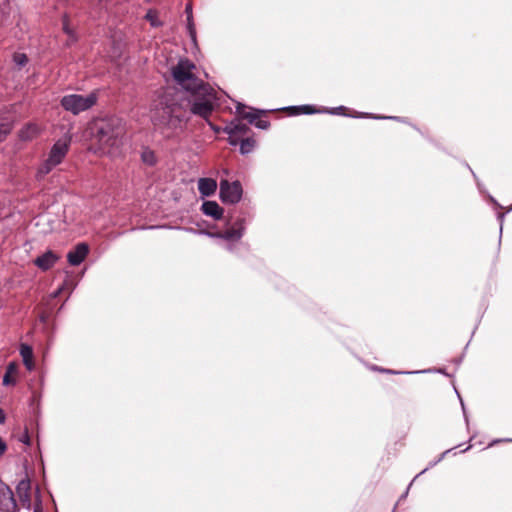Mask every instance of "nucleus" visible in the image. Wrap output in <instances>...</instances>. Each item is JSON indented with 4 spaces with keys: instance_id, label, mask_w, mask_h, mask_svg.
<instances>
[{
    "instance_id": "obj_1",
    "label": "nucleus",
    "mask_w": 512,
    "mask_h": 512,
    "mask_svg": "<svg viewBox=\"0 0 512 512\" xmlns=\"http://www.w3.org/2000/svg\"><path fill=\"white\" fill-rule=\"evenodd\" d=\"M195 69L189 60H180L172 68V76L182 89L164 88L151 104V122L165 138H173L185 129L189 113L208 121L214 110L215 91L196 77Z\"/></svg>"
},
{
    "instance_id": "obj_2",
    "label": "nucleus",
    "mask_w": 512,
    "mask_h": 512,
    "mask_svg": "<svg viewBox=\"0 0 512 512\" xmlns=\"http://www.w3.org/2000/svg\"><path fill=\"white\" fill-rule=\"evenodd\" d=\"M125 132L124 122L117 116L96 118L88 126L92 143L102 152H109L111 148L118 147Z\"/></svg>"
},
{
    "instance_id": "obj_3",
    "label": "nucleus",
    "mask_w": 512,
    "mask_h": 512,
    "mask_svg": "<svg viewBox=\"0 0 512 512\" xmlns=\"http://www.w3.org/2000/svg\"><path fill=\"white\" fill-rule=\"evenodd\" d=\"M97 103V95L90 93L88 95L69 94L62 97L60 104L64 110L78 115Z\"/></svg>"
},
{
    "instance_id": "obj_4",
    "label": "nucleus",
    "mask_w": 512,
    "mask_h": 512,
    "mask_svg": "<svg viewBox=\"0 0 512 512\" xmlns=\"http://www.w3.org/2000/svg\"><path fill=\"white\" fill-rule=\"evenodd\" d=\"M70 145V137L59 139L51 148L48 158L40 166L38 173L41 175L48 174L54 167L59 165L65 158Z\"/></svg>"
},
{
    "instance_id": "obj_5",
    "label": "nucleus",
    "mask_w": 512,
    "mask_h": 512,
    "mask_svg": "<svg viewBox=\"0 0 512 512\" xmlns=\"http://www.w3.org/2000/svg\"><path fill=\"white\" fill-rule=\"evenodd\" d=\"M242 197V186L239 181L230 183L228 180L220 182V199L224 203L235 204Z\"/></svg>"
},
{
    "instance_id": "obj_6",
    "label": "nucleus",
    "mask_w": 512,
    "mask_h": 512,
    "mask_svg": "<svg viewBox=\"0 0 512 512\" xmlns=\"http://www.w3.org/2000/svg\"><path fill=\"white\" fill-rule=\"evenodd\" d=\"M243 231H244V220L238 219L232 227L226 229L225 231L217 232L214 234V236L221 238V239L234 241V240H239L242 237Z\"/></svg>"
},
{
    "instance_id": "obj_7",
    "label": "nucleus",
    "mask_w": 512,
    "mask_h": 512,
    "mask_svg": "<svg viewBox=\"0 0 512 512\" xmlns=\"http://www.w3.org/2000/svg\"><path fill=\"white\" fill-rule=\"evenodd\" d=\"M89 252V247L85 243H79L73 250L67 254V260L70 265L77 266L81 264Z\"/></svg>"
},
{
    "instance_id": "obj_8",
    "label": "nucleus",
    "mask_w": 512,
    "mask_h": 512,
    "mask_svg": "<svg viewBox=\"0 0 512 512\" xmlns=\"http://www.w3.org/2000/svg\"><path fill=\"white\" fill-rule=\"evenodd\" d=\"M59 256L49 250L34 260V264L41 270L47 271L59 260Z\"/></svg>"
},
{
    "instance_id": "obj_9",
    "label": "nucleus",
    "mask_w": 512,
    "mask_h": 512,
    "mask_svg": "<svg viewBox=\"0 0 512 512\" xmlns=\"http://www.w3.org/2000/svg\"><path fill=\"white\" fill-rule=\"evenodd\" d=\"M30 488L29 480H21L16 487L19 501L21 502L22 506L27 509H29L31 506Z\"/></svg>"
},
{
    "instance_id": "obj_10",
    "label": "nucleus",
    "mask_w": 512,
    "mask_h": 512,
    "mask_svg": "<svg viewBox=\"0 0 512 512\" xmlns=\"http://www.w3.org/2000/svg\"><path fill=\"white\" fill-rule=\"evenodd\" d=\"M201 209L205 215L211 216L215 220H220L223 217L224 210L215 201H205Z\"/></svg>"
},
{
    "instance_id": "obj_11",
    "label": "nucleus",
    "mask_w": 512,
    "mask_h": 512,
    "mask_svg": "<svg viewBox=\"0 0 512 512\" xmlns=\"http://www.w3.org/2000/svg\"><path fill=\"white\" fill-rule=\"evenodd\" d=\"M250 131L248 125L242 123L241 121H232L225 128H223V132L226 134H234L238 136H244Z\"/></svg>"
},
{
    "instance_id": "obj_12",
    "label": "nucleus",
    "mask_w": 512,
    "mask_h": 512,
    "mask_svg": "<svg viewBox=\"0 0 512 512\" xmlns=\"http://www.w3.org/2000/svg\"><path fill=\"white\" fill-rule=\"evenodd\" d=\"M217 189V182L212 178H200L198 181V190L203 196H211Z\"/></svg>"
},
{
    "instance_id": "obj_13",
    "label": "nucleus",
    "mask_w": 512,
    "mask_h": 512,
    "mask_svg": "<svg viewBox=\"0 0 512 512\" xmlns=\"http://www.w3.org/2000/svg\"><path fill=\"white\" fill-rule=\"evenodd\" d=\"M18 375V364L16 362H10L6 367V372L3 376V385L14 386L17 381Z\"/></svg>"
},
{
    "instance_id": "obj_14",
    "label": "nucleus",
    "mask_w": 512,
    "mask_h": 512,
    "mask_svg": "<svg viewBox=\"0 0 512 512\" xmlns=\"http://www.w3.org/2000/svg\"><path fill=\"white\" fill-rule=\"evenodd\" d=\"M20 355L22 356L25 367L31 371L34 368L33 362V350L32 347L27 344L20 345Z\"/></svg>"
},
{
    "instance_id": "obj_15",
    "label": "nucleus",
    "mask_w": 512,
    "mask_h": 512,
    "mask_svg": "<svg viewBox=\"0 0 512 512\" xmlns=\"http://www.w3.org/2000/svg\"><path fill=\"white\" fill-rule=\"evenodd\" d=\"M236 114L240 119L248 120L251 124L258 118V111H248L247 107L241 104L236 107Z\"/></svg>"
},
{
    "instance_id": "obj_16",
    "label": "nucleus",
    "mask_w": 512,
    "mask_h": 512,
    "mask_svg": "<svg viewBox=\"0 0 512 512\" xmlns=\"http://www.w3.org/2000/svg\"><path fill=\"white\" fill-rule=\"evenodd\" d=\"M38 133V127L34 124H28L25 128L20 131V138L22 140H31Z\"/></svg>"
},
{
    "instance_id": "obj_17",
    "label": "nucleus",
    "mask_w": 512,
    "mask_h": 512,
    "mask_svg": "<svg viewBox=\"0 0 512 512\" xmlns=\"http://www.w3.org/2000/svg\"><path fill=\"white\" fill-rule=\"evenodd\" d=\"M256 141L251 137H246L240 141V152L242 154L250 153L255 147Z\"/></svg>"
},
{
    "instance_id": "obj_18",
    "label": "nucleus",
    "mask_w": 512,
    "mask_h": 512,
    "mask_svg": "<svg viewBox=\"0 0 512 512\" xmlns=\"http://www.w3.org/2000/svg\"><path fill=\"white\" fill-rule=\"evenodd\" d=\"M146 19L150 22L151 28L153 29H157L162 25V22L159 19V14L156 11H148L146 14Z\"/></svg>"
},
{
    "instance_id": "obj_19",
    "label": "nucleus",
    "mask_w": 512,
    "mask_h": 512,
    "mask_svg": "<svg viewBox=\"0 0 512 512\" xmlns=\"http://www.w3.org/2000/svg\"><path fill=\"white\" fill-rule=\"evenodd\" d=\"M290 110H292L294 114H312L316 111L311 105L294 106L291 107Z\"/></svg>"
},
{
    "instance_id": "obj_20",
    "label": "nucleus",
    "mask_w": 512,
    "mask_h": 512,
    "mask_svg": "<svg viewBox=\"0 0 512 512\" xmlns=\"http://www.w3.org/2000/svg\"><path fill=\"white\" fill-rule=\"evenodd\" d=\"M141 158L144 163L148 165H154L156 163V157L153 151L145 150L143 151Z\"/></svg>"
},
{
    "instance_id": "obj_21",
    "label": "nucleus",
    "mask_w": 512,
    "mask_h": 512,
    "mask_svg": "<svg viewBox=\"0 0 512 512\" xmlns=\"http://www.w3.org/2000/svg\"><path fill=\"white\" fill-rule=\"evenodd\" d=\"M16 501L14 499L13 493L11 490H8V498L7 503L4 504V509L7 512H13L16 509Z\"/></svg>"
},
{
    "instance_id": "obj_22",
    "label": "nucleus",
    "mask_w": 512,
    "mask_h": 512,
    "mask_svg": "<svg viewBox=\"0 0 512 512\" xmlns=\"http://www.w3.org/2000/svg\"><path fill=\"white\" fill-rule=\"evenodd\" d=\"M13 61L19 67H23V66H25L28 63V57L24 53H15L13 55Z\"/></svg>"
},
{
    "instance_id": "obj_23",
    "label": "nucleus",
    "mask_w": 512,
    "mask_h": 512,
    "mask_svg": "<svg viewBox=\"0 0 512 512\" xmlns=\"http://www.w3.org/2000/svg\"><path fill=\"white\" fill-rule=\"evenodd\" d=\"M12 126L10 123H1L0 124V141L4 140V138L11 132Z\"/></svg>"
},
{
    "instance_id": "obj_24",
    "label": "nucleus",
    "mask_w": 512,
    "mask_h": 512,
    "mask_svg": "<svg viewBox=\"0 0 512 512\" xmlns=\"http://www.w3.org/2000/svg\"><path fill=\"white\" fill-rule=\"evenodd\" d=\"M257 128L267 129L270 126V122L267 120H262L259 117L253 123Z\"/></svg>"
},
{
    "instance_id": "obj_25",
    "label": "nucleus",
    "mask_w": 512,
    "mask_h": 512,
    "mask_svg": "<svg viewBox=\"0 0 512 512\" xmlns=\"http://www.w3.org/2000/svg\"><path fill=\"white\" fill-rule=\"evenodd\" d=\"M228 135H229L228 141L231 145L236 146V145L240 144L242 136H238V135H234V134H228Z\"/></svg>"
},
{
    "instance_id": "obj_26",
    "label": "nucleus",
    "mask_w": 512,
    "mask_h": 512,
    "mask_svg": "<svg viewBox=\"0 0 512 512\" xmlns=\"http://www.w3.org/2000/svg\"><path fill=\"white\" fill-rule=\"evenodd\" d=\"M186 22H187V29L189 32H194L195 31V25H194V22H193V16L192 17H186Z\"/></svg>"
},
{
    "instance_id": "obj_27",
    "label": "nucleus",
    "mask_w": 512,
    "mask_h": 512,
    "mask_svg": "<svg viewBox=\"0 0 512 512\" xmlns=\"http://www.w3.org/2000/svg\"><path fill=\"white\" fill-rule=\"evenodd\" d=\"M19 440L27 445H30V436L27 430H25V432L23 433Z\"/></svg>"
},
{
    "instance_id": "obj_28",
    "label": "nucleus",
    "mask_w": 512,
    "mask_h": 512,
    "mask_svg": "<svg viewBox=\"0 0 512 512\" xmlns=\"http://www.w3.org/2000/svg\"><path fill=\"white\" fill-rule=\"evenodd\" d=\"M185 14H186V17H192L193 16V12H192V4L191 3H188L186 5V8H185Z\"/></svg>"
},
{
    "instance_id": "obj_29",
    "label": "nucleus",
    "mask_w": 512,
    "mask_h": 512,
    "mask_svg": "<svg viewBox=\"0 0 512 512\" xmlns=\"http://www.w3.org/2000/svg\"><path fill=\"white\" fill-rule=\"evenodd\" d=\"M6 450H7L6 443L0 437V456H2Z\"/></svg>"
},
{
    "instance_id": "obj_30",
    "label": "nucleus",
    "mask_w": 512,
    "mask_h": 512,
    "mask_svg": "<svg viewBox=\"0 0 512 512\" xmlns=\"http://www.w3.org/2000/svg\"><path fill=\"white\" fill-rule=\"evenodd\" d=\"M5 422V413L3 409L0 408V424H3Z\"/></svg>"
},
{
    "instance_id": "obj_31",
    "label": "nucleus",
    "mask_w": 512,
    "mask_h": 512,
    "mask_svg": "<svg viewBox=\"0 0 512 512\" xmlns=\"http://www.w3.org/2000/svg\"><path fill=\"white\" fill-rule=\"evenodd\" d=\"M208 123H209V125L211 126V128H212L215 132H217V133H218V132L220 131V128H219V127L215 126V125H214L213 123H211V122H208Z\"/></svg>"
},
{
    "instance_id": "obj_32",
    "label": "nucleus",
    "mask_w": 512,
    "mask_h": 512,
    "mask_svg": "<svg viewBox=\"0 0 512 512\" xmlns=\"http://www.w3.org/2000/svg\"><path fill=\"white\" fill-rule=\"evenodd\" d=\"M190 35H191L192 39L195 41L196 34H195V33H192V34H190Z\"/></svg>"
},
{
    "instance_id": "obj_33",
    "label": "nucleus",
    "mask_w": 512,
    "mask_h": 512,
    "mask_svg": "<svg viewBox=\"0 0 512 512\" xmlns=\"http://www.w3.org/2000/svg\"><path fill=\"white\" fill-rule=\"evenodd\" d=\"M385 372H388V373H394V371L392 370H384Z\"/></svg>"
},
{
    "instance_id": "obj_34",
    "label": "nucleus",
    "mask_w": 512,
    "mask_h": 512,
    "mask_svg": "<svg viewBox=\"0 0 512 512\" xmlns=\"http://www.w3.org/2000/svg\"><path fill=\"white\" fill-rule=\"evenodd\" d=\"M34 512H41L39 508H36Z\"/></svg>"
}]
</instances>
